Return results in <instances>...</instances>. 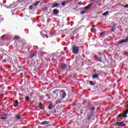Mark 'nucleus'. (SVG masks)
I'll return each mask as SVG.
<instances>
[{
	"instance_id": "nucleus-7",
	"label": "nucleus",
	"mask_w": 128,
	"mask_h": 128,
	"mask_svg": "<svg viewBox=\"0 0 128 128\" xmlns=\"http://www.w3.org/2000/svg\"><path fill=\"white\" fill-rule=\"evenodd\" d=\"M92 3H90L88 4L87 6L84 7V10H88L90 8H92Z\"/></svg>"
},
{
	"instance_id": "nucleus-2",
	"label": "nucleus",
	"mask_w": 128,
	"mask_h": 128,
	"mask_svg": "<svg viewBox=\"0 0 128 128\" xmlns=\"http://www.w3.org/2000/svg\"><path fill=\"white\" fill-rule=\"evenodd\" d=\"M78 52H80V46H74L72 47V52L74 54H78Z\"/></svg>"
},
{
	"instance_id": "nucleus-11",
	"label": "nucleus",
	"mask_w": 128,
	"mask_h": 128,
	"mask_svg": "<svg viewBox=\"0 0 128 128\" xmlns=\"http://www.w3.org/2000/svg\"><path fill=\"white\" fill-rule=\"evenodd\" d=\"M50 124V122L48 121H44L42 122H41L40 124L42 126H44V124Z\"/></svg>"
},
{
	"instance_id": "nucleus-20",
	"label": "nucleus",
	"mask_w": 128,
	"mask_h": 128,
	"mask_svg": "<svg viewBox=\"0 0 128 128\" xmlns=\"http://www.w3.org/2000/svg\"><path fill=\"white\" fill-rule=\"evenodd\" d=\"M90 86H94V82L92 80H88Z\"/></svg>"
},
{
	"instance_id": "nucleus-34",
	"label": "nucleus",
	"mask_w": 128,
	"mask_h": 128,
	"mask_svg": "<svg viewBox=\"0 0 128 128\" xmlns=\"http://www.w3.org/2000/svg\"><path fill=\"white\" fill-rule=\"evenodd\" d=\"M111 32H114V28L112 27V28L111 29Z\"/></svg>"
},
{
	"instance_id": "nucleus-26",
	"label": "nucleus",
	"mask_w": 128,
	"mask_h": 128,
	"mask_svg": "<svg viewBox=\"0 0 128 128\" xmlns=\"http://www.w3.org/2000/svg\"><path fill=\"white\" fill-rule=\"evenodd\" d=\"M62 100L59 99L58 100L56 101V103H57V104H62Z\"/></svg>"
},
{
	"instance_id": "nucleus-35",
	"label": "nucleus",
	"mask_w": 128,
	"mask_h": 128,
	"mask_svg": "<svg viewBox=\"0 0 128 128\" xmlns=\"http://www.w3.org/2000/svg\"><path fill=\"white\" fill-rule=\"evenodd\" d=\"M32 8H34V6L32 5L29 6L30 10H32Z\"/></svg>"
},
{
	"instance_id": "nucleus-16",
	"label": "nucleus",
	"mask_w": 128,
	"mask_h": 128,
	"mask_svg": "<svg viewBox=\"0 0 128 128\" xmlns=\"http://www.w3.org/2000/svg\"><path fill=\"white\" fill-rule=\"evenodd\" d=\"M98 74H94L92 76V78H98Z\"/></svg>"
},
{
	"instance_id": "nucleus-5",
	"label": "nucleus",
	"mask_w": 128,
	"mask_h": 128,
	"mask_svg": "<svg viewBox=\"0 0 128 128\" xmlns=\"http://www.w3.org/2000/svg\"><path fill=\"white\" fill-rule=\"evenodd\" d=\"M92 112H90L88 116H86V120H92Z\"/></svg>"
},
{
	"instance_id": "nucleus-37",
	"label": "nucleus",
	"mask_w": 128,
	"mask_h": 128,
	"mask_svg": "<svg viewBox=\"0 0 128 128\" xmlns=\"http://www.w3.org/2000/svg\"><path fill=\"white\" fill-rule=\"evenodd\" d=\"M14 38L15 40H18V36H15Z\"/></svg>"
},
{
	"instance_id": "nucleus-40",
	"label": "nucleus",
	"mask_w": 128,
	"mask_h": 128,
	"mask_svg": "<svg viewBox=\"0 0 128 128\" xmlns=\"http://www.w3.org/2000/svg\"><path fill=\"white\" fill-rule=\"evenodd\" d=\"M5 35H3L1 36V38H4Z\"/></svg>"
},
{
	"instance_id": "nucleus-30",
	"label": "nucleus",
	"mask_w": 128,
	"mask_h": 128,
	"mask_svg": "<svg viewBox=\"0 0 128 128\" xmlns=\"http://www.w3.org/2000/svg\"><path fill=\"white\" fill-rule=\"evenodd\" d=\"M116 26H118V24L116 23H114L112 25V28H115Z\"/></svg>"
},
{
	"instance_id": "nucleus-1",
	"label": "nucleus",
	"mask_w": 128,
	"mask_h": 128,
	"mask_svg": "<svg viewBox=\"0 0 128 128\" xmlns=\"http://www.w3.org/2000/svg\"><path fill=\"white\" fill-rule=\"evenodd\" d=\"M126 106L127 108V110L124 111L122 113L120 114L118 116V122H120V120L122 119V118H128V101L126 102Z\"/></svg>"
},
{
	"instance_id": "nucleus-31",
	"label": "nucleus",
	"mask_w": 128,
	"mask_h": 128,
	"mask_svg": "<svg viewBox=\"0 0 128 128\" xmlns=\"http://www.w3.org/2000/svg\"><path fill=\"white\" fill-rule=\"evenodd\" d=\"M25 98H26V100H27V101L30 100V97H28V96H26Z\"/></svg>"
},
{
	"instance_id": "nucleus-18",
	"label": "nucleus",
	"mask_w": 128,
	"mask_h": 128,
	"mask_svg": "<svg viewBox=\"0 0 128 128\" xmlns=\"http://www.w3.org/2000/svg\"><path fill=\"white\" fill-rule=\"evenodd\" d=\"M104 34H106V32H103L100 33V36L102 38L103 36H104Z\"/></svg>"
},
{
	"instance_id": "nucleus-8",
	"label": "nucleus",
	"mask_w": 128,
	"mask_h": 128,
	"mask_svg": "<svg viewBox=\"0 0 128 128\" xmlns=\"http://www.w3.org/2000/svg\"><path fill=\"white\" fill-rule=\"evenodd\" d=\"M124 42H126V40L125 39H123L120 41H118V44H120V46H122V44H124Z\"/></svg>"
},
{
	"instance_id": "nucleus-12",
	"label": "nucleus",
	"mask_w": 128,
	"mask_h": 128,
	"mask_svg": "<svg viewBox=\"0 0 128 128\" xmlns=\"http://www.w3.org/2000/svg\"><path fill=\"white\" fill-rule=\"evenodd\" d=\"M66 66H67L66 64H62L61 68L63 70H66Z\"/></svg>"
},
{
	"instance_id": "nucleus-14",
	"label": "nucleus",
	"mask_w": 128,
	"mask_h": 128,
	"mask_svg": "<svg viewBox=\"0 0 128 128\" xmlns=\"http://www.w3.org/2000/svg\"><path fill=\"white\" fill-rule=\"evenodd\" d=\"M110 14V12L109 11H106L105 12L103 13L102 14V16H108V14Z\"/></svg>"
},
{
	"instance_id": "nucleus-46",
	"label": "nucleus",
	"mask_w": 128,
	"mask_h": 128,
	"mask_svg": "<svg viewBox=\"0 0 128 128\" xmlns=\"http://www.w3.org/2000/svg\"><path fill=\"white\" fill-rule=\"evenodd\" d=\"M116 126H118V122L116 124Z\"/></svg>"
},
{
	"instance_id": "nucleus-43",
	"label": "nucleus",
	"mask_w": 128,
	"mask_h": 128,
	"mask_svg": "<svg viewBox=\"0 0 128 128\" xmlns=\"http://www.w3.org/2000/svg\"><path fill=\"white\" fill-rule=\"evenodd\" d=\"M78 4H80V6H82V2H79Z\"/></svg>"
},
{
	"instance_id": "nucleus-29",
	"label": "nucleus",
	"mask_w": 128,
	"mask_h": 128,
	"mask_svg": "<svg viewBox=\"0 0 128 128\" xmlns=\"http://www.w3.org/2000/svg\"><path fill=\"white\" fill-rule=\"evenodd\" d=\"M1 120H8V118L6 117H0Z\"/></svg>"
},
{
	"instance_id": "nucleus-24",
	"label": "nucleus",
	"mask_w": 128,
	"mask_h": 128,
	"mask_svg": "<svg viewBox=\"0 0 128 128\" xmlns=\"http://www.w3.org/2000/svg\"><path fill=\"white\" fill-rule=\"evenodd\" d=\"M95 110H96V107L93 106V107L91 108V110H91V112H92V114H93Z\"/></svg>"
},
{
	"instance_id": "nucleus-22",
	"label": "nucleus",
	"mask_w": 128,
	"mask_h": 128,
	"mask_svg": "<svg viewBox=\"0 0 128 128\" xmlns=\"http://www.w3.org/2000/svg\"><path fill=\"white\" fill-rule=\"evenodd\" d=\"M42 102H40L39 103V106H38V108H40V110H42Z\"/></svg>"
},
{
	"instance_id": "nucleus-27",
	"label": "nucleus",
	"mask_w": 128,
	"mask_h": 128,
	"mask_svg": "<svg viewBox=\"0 0 128 128\" xmlns=\"http://www.w3.org/2000/svg\"><path fill=\"white\" fill-rule=\"evenodd\" d=\"M34 56H36V54H32L30 56V58H33Z\"/></svg>"
},
{
	"instance_id": "nucleus-36",
	"label": "nucleus",
	"mask_w": 128,
	"mask_h": 128,
	"mask_svg": "<svg viewBox=\"0 0 128 128\" xmlns=\"http://www.w3.org/2000/svg\"><path fill=\"white\" fill-rule=\"evenodd\" d=\"M34 50H38V46H34Z\"/></svg>"
},
{
	"instance_id": "nucleus-6",
	"label": "nucleus",
	"mask_w": 128,
	"mask_h": 128,
	"mask_svg": "<svg viewBox=\"0 0 128 128\" xmlns=\"http://www.w3.org/2000/svg\"><path fill=\"white\" fill-rule=\"evenodd\" d=\"M52 12H53L54 14H60V10H58V9H54L52 10Z\"/></svg>"
},
{
	"instance_id": "nucleus-38",
	"label": "nucleus",
	"mask_w": 128,
	"mask_h": 128,
	"mask_svg": "<svg viewBox=\"0 0 128 128\" xmlns=\"http://www.w3.org/2000/svg\"><path fill=\"white\" fill-rule=\"evenodd\" d=\"M98 54L100 56H102L104 54V53H102V52H99Z\"/></svg>"
},
{
	"instance_id": "nucleus-13",
	"label": "nucleus",
	"mask_w": 128,
	"mask_h": 128,
	"mask_svg": "<svg viewBox=\"0 0 128 128\" xmlns=\"http://www.w3.org/2000/svg\"><path fill=\"white\" fill-rule=\"evenodd\" d=\"M60 4H55L53 6H52V8H58Z\"/></svg>"
},
{
	"instance_id": "nucleus-17",
	"label": "nucleus",
	"mask_w": 128,
	"mask_h": 128,
	"mask_svg": "<svg viewBox=\"0 0 128 128\" xmlns=\"http://www.w3.org/2000/svg\"><path fill=\"white\" fill-rule=\"evenodd\" d=\"M40 0L36 2L35 4H34V6H38V4H40Z\"/></svg>"
},
{
	"instance_id": "nucleus-23",
	"label": "nucleus",
	"mask_w": 128,
	"mask_h": 128,
	"mask_svg": "<svg viewBox=\"0 0 128 128\" xmlns=\"http://www.w3.org/2000/svg\"><path fill=\"white\" fill-rule=\"evenodd\" d=\"M97 60L98 62H102V57H98V58H97Z\"/></svg>"
},
{
	"instance_id": "nucleus-44",
	"label": "nucleus",
	"mask_w": 128,
	"mask_h": 128,
	"mask_svg": "<svg viewBox=\"0 0 128 128\" xmlns=\"http://www.w3.org/2000/svg\"><path fill=\"white\" fill-rule=\"evenodd\" d=\"M90 30H91V32H92V30H94V29L93 28H91Z\"/></svg>"
},
{
	"instance_id": "nucleus-48",
	"label": "nucleus",
	"mask_w": 128,
	"mask_h": 128,
	"mask_svg": "<svg viewBox=\"0 0 128 128\" xmlns=\"http://www.w3.org/2000/svg\"><path fill=\"white\" fill-rule=\"evenodd\" d=\"M2 18H0V22H2Z\"/></svg>"
},
{
	"instance_id": "nucleus-15",
	"label": "nucleus",
	"mask_w": 128,
	"mask_h": 128,
	"mask_svg": "<svg viewBox=\"0 0 128 128\" xmlns=\"http://www.w3.org/2000/svg\"><path fill=\"white\" fill-rule=\"evenodd\" d=\"M69 2L68 1H66V2H63L61 4L62 6H66L68 4Z\"/></svg>"
},
{
	"instance_id": "nucleus-19",
	"label": "nucleus",
	"mask_w": 128,
	"mask_h": 128,
	"mask_svg": "<svg viewBox=\"0 0 128 128\" xmlns=\"http://www.w3.org/2000/svg\"><path fill=\"white\" fill-rule=\"evenodd\" d=\"M48 110H52V103H50V104L48 106Z\"/></svg>"
},
{
	"instance_id": "nucleus-45",
	"label": "nucleus",
	"mask_w": 128,
	"mask_h": 128,
	"mask_svg": "<svg viewBox=\"0 0 128 128\" xmlns=\"http://www.w3.org/2000/svg\"><path fill=\"white\" fill-rule=\"evenodd\" d=\"M91 2H94L95 0H90Z\"/></svg>"
},
{
	"instance_id": "nucleus-9",
	"label": "nucleus",
	"mask_w": 128,
	"mask_h": 128,
	"mask_svg": "<svg viewBox=\"0 0 128 128\" xmlns=\"http://www.w3.org/2000/svg\"><path fill=\"white\" fill-rule=\"evenodd\" d=\"M52 96L54 98H58V93L56 92V91H53L52 92Z\"/></svg>"
},
{
	"instance_id": "nucleus-21",
	"label": "nucleus",
	"mask_w": 128,
	"mask_h": 128,
	"mask_svg": "<svg viewBox=\"0 0 128 128\" xmlns=\"http://www.w3.org/2000/svg\"><path fill=\"white\" fill-rule=\"evenodd\" d=\"M16 120H20V118H22V116H20V115L18 114L17 115H16Z\"/></svg>"
},
{
	"instance_id": "nucleus-41",
	"label": "nucleus",
	"mask_w": 128,
	"mask_h": 128,
	"mask_svg": "<svg viewBox=\"0 0 128 128\" xmlns=\"http://www.w3.org/2000/svg\"><path fill=\"white\" fill-rule=\"evenodd\" d=\"M3 62H6V60H4L2 61Z\"/></svg>"
},
{
	"instance_id": "nucleus-32",
	"label": "nucleus",
	"mask_w": 128,
	"mask_h": 128,
	"mask_svg": "<svg viewBox=\"0 0 128 128\" xmlns=\"http://www.w3.org/2000/svg\"><path fill=\"white\" fill-rule=\"evenodd\" d=\"M100 108H101L100 106L97 108L96 109V110H97V111L100 110Z\"/></svg>"
},
{
	"instance_id": "nucleus-33",
	"label": "nucleus",
	"mask_w": 128,
	"mask_h": 128,
	"mask_svg": "<svg viewBox=\"0 0 128 128\" xmlns=\"http://www.w3.org/2000/svg\"><path fill=\"white\" fill-rule=\"evenodd\" d=\"M124 8H128V4L124 5Z\"/></svg>"
},
{
	"instance_id": "nucleus-47",
	"label": "nucleus",
	"mask_w": 128,
	"mask_h": 128,
	"mask_svg": "<svg viewBox=\"0 0 128 128\" xmlns=\"http://www.w3.org/2000/svg\"><path fill=\"white\" fill-rule=\"evenodd\" d=\"M46 96H50V94H46Z\"/></svg>"
},
{
	"instance_id": "nucleus-51",
	"label": "nucleus",
	"mask_w": 128,
	"mask_h": 128,
	"mask_svg": "<svg viewBox=\"0 0 128 128\" xmlns=\"http://www.w3.org/2000/svg\"><path fill=\"white\" fill-rule=\"evenodd\" d=\"M94 72H96V70H94Z\"/></svg>"
},
{
	"instance_id": "nucleus-50",
	"label": "nucleus",
	"mask_w": 128,
	"mask_h": 128,
	"mask_svg": "<svg viewBox=\"0 0 128 128\" xmlns=\"http://www.w3.org/2000/svg\"><path fill=\"white\" fill-rule=\"evenodd\" d=\"M2 56H4V54H2Z\"/></svg>"
},
{
	"instance_id": "nucleus-28",
	"label": "nucleus",
	"mask_w": 128,
	"mask_h": 128,
	"mask_svg": "<svg viewBox=\"0 0 128 128\" xmlns=\"http://www.w3.org/2000/svg\"><path fill=\"white\" fill-rule=\"evenodd\" d=\"M86 14V12L84 10H82L80 12V14Z\"/></svg>"
},
{
	"instance_id": "nucleus-42",
	"label": "nucleus",
	"mask_w": 128,
	"mask_h": 128,
	"mask_svg": "<svg viewBox=\"0 0 128 128\" xmlns=\"http://www.w3.org/2000/svg\"><path fill=\"white\" fill-rule=\"evenodd\" d=\"M92 28H96V26H95V25H93V26H92Z\"/></svg>"
},
{
	"instance_id": "nucleus-49",
	"label": "nucleus",
	"mask_w": 128,
	"mask_h": 128,
	"mask_svg": "<svg viewBox=\"0 0 128 128\" xmlns=\"http://www.w3.org/2000/svg\"><path fill=\"white\" fill-rule=\"evenodd\" d=\"M4 116H6V114Z\"/></svg>"
},
{
	"instance_id": "nucleus-39",
	"label": "nucleus",
	"mask_w": 128,
	"mask_h": 128,
	"mask_svg": "<svg viewBox=\"0 0 128 128\" xmlns=\"http://www.w3.org/2000/svg\"><path fill=\"white\" fill-rule=\"evenodd\" d=\"M124 40H126V42H128V37H126V39H124Z\"/></svg>"
},
{
	"instance_id": "nucleus-4",
	"label": "nucleus",
	"mask_w": 128,
	"mask_h": 128,
	"mask_svg": "<svg viewBox=\"0 0 128 128\" xmlns=\"http://www.w3.org/2000/svg\"><path fill=\"white\" fill-rule=\"evenodd\" d=\"M118 126H121V127L126 126V124H124V122H118Z\"/></svg>"
},
{
	"instance_id": "nucleus-3",
	"label": "nucleus",
	"mask_w": 128,
	"mask_h": 128,
	"mask_svg": "<svg viewBox=\"0 0 128 128\" xmlns=\"http://www.w3.org/2000/svg\"><path fill=\"white\" fill-rule=\"evenodd\" d=\"M66 93L64 90H60V98L61 100H64L66 98Z\"/></svg>"
},
{
	"instance_id": "nucleus-25",
	"label": "nucleus",
	"mask_w": 128,
	"mask_h": 128,
	"mask_svg": "<svg viewBox=\"0 0 128 128\" xmlns=\"http://www.w3.org/2000/svg\"><path fill=\"white\" fill-rule=\"evenodd\" d=\"M94 2H96V4H100V2H102V0H94Z\"/></svg>"
},
{
	"instance_id": "nucleus-10",
	"label": "nucleus",
	"mask_w": 128,
	"mask_h": 128,
	"mask_svg": "<svg viewBox=\"0 0 128 128\" xmlns=\"http://www.w3.org/2000/svg\"><path fill=\"white\" fill-rule=\"evenodd\" d=\"M18 106V100H15L14 101V108H16V106Z\"/></svg>"
}]
</instances>
